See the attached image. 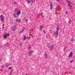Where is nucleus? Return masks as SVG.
Wrapping results in <instances>:
<instances>
[{"instance_id": "0eeeda50", "label": "nucleus", "mask_w": 75, "mask_h": 75, "mask_svg": "<svg viewBox=\"0 0 75 75\" xmlns=\"http://www.w3.org/2000/svg\"><path fill=\"white\" fill-rule=\"evenodd\" d=\"M26 1L28 3H33V1L31 0H27Z\"/></svg>"}, {"instance_id": "cd10ccee", "label": "nucleus", "mask_w": 75, "mask_h": 75, "mask_svg": "<svg viewBox=\"0 0 75 75\" xmlns=\"http://www.w3.org/2000/svg\"><path fill=\"white\" fill-rule=\"evenodd\" d=\"M27 20H28L27 19H25V21H27Z\"/></svg>"}, {"instance_id": "2eb2a0df", "label": "nucleus", "mask_w": 75, "mask_h": 75, "mask_svg": "<svg viewBox=\"0 0 75 75\" xmlns=\"http://www.w3.org/2000/svg\"><path fill=\"white\" fill-rule=\"evenodd\" d=\"M13 16L14 17V18H16V14L15 13H14Z\"/></svg>"}, {"instance_id": "c9c22d12", "label": "nucleus", "mask_w": 75, "mask_h": 75, "mask_svg": "<svg viewBox=\"0 0 75 75\" xmlns=\"http://www.w3.org/2000/svg\"><path fill=\"white\" fill-rule=\"evenodd\" d=\"M11 74H12V73L11 72Z\"/></svg>"}, {"instance_id": "f704fd0d", "label": "nucleus", "mask_w": 75, "mask_h": 75, "mask_svg": "<svg viewBox=\"0 0 75 75\" xmlns=\"http://www.w3.org/2000/svg\"><path fill=\"white\" fill-rule=\"evenodd\" d=\"M3 68H4V66H2Z\"/></svg>"}, {"instance_id": "7ed1b4c3", "label": "nucleus", "mask_w": 75, "mask_h": 75, "mask_svg": "<svg viewBox=\"0 0 75 75\" xmlns=\"http://www.w3.org/2000/svg\"><path fill=\"white\" fill-rule=\"evenodd\" d=\"M67 4H68V6H70V8H69V9H71V7H72L71 6L72 4L70 2V1H69V0H67Z\"/></svg>"}, {"instance_id": "c85d7f7f", "label": "nucleus", "mask_w": 75, "mask_h": 75, "mask_svg": "<svg viewBox=\"0 0 75 75\" xmlns=\"http://www.w3.org/2000/svg\"><path fill=\"white\" fill-rule=\"evenodd\" d=\"M43 32L44 33H46L45 31V30H43Z\"/></svg>"}, {"instance_id": "f03ea898", "label": "nucleus", "mask_w": 75, "mask_h": 75, "mask_svg": "<svg viewBox=\"0 0 75 75\" xmlns=\"http://www.w3.org/2000/svg\"><path fill=\"white\" fill-rule=\"evenodd\" d=\"M10 35L9 33H6L4 35L3 38L4 39H7V37H8Z\"/></svg>"}, {"instance_id": "5701e85b", "label": "nucleus", "mask_w": 75, "mask_h": 75, "mask_svg": "<svg viewBox=\"0 0 75 75\" xmlns=\"http://www.w3.org/2000/svg\"><path fill=\"white\" fill-rule=\"evenodd\" d=\"M42 28V26H40V30H41V28Z\"/></svg>"}, {"instance_id": "4c0bfd02", "label": "nucleus", "mask_w": 75, "mask_h": 75, "mask_svg": "<svg viewBox=\"0 0 75 75\" xmlns=\"http://www.w3.org/2000/svg\"><path fill=\"white\" fill-rule=\"evenodd\" d=\"M11 71H12V70H11Z\"/></svg>"}, {"instance_id": "4468645a", "label": "nucleus", "mask_w": 75, "mask_h": 75, "mask_svg": "<svg viewBox=\"0 0 75 75\" xmlns=\"http://www.w3.org/2000/svg\"><path fill=\"white\" fill-rule=\"evenodd\" d=\"M45 58L47 59V53H45L44 55Z\"/></svg>"}, {"instance_id": "9d476101", "label": "nucleus", "mask_w": 75, "mask_h": 75, "mask_svg": "<svg viewBox=\"0 0 75 75\" xmlns=\"http://www.w3.org/2000/svg\"><path fill=\"white\" fill-rule=\"evenodd\" d=\"M12 29L13 31H15V30H16V27L15 26L13 27H12Z\"/></svg>"}, {"instance_id": "20e7f679", "label": "nucleus", "mask_w": 75, "mask_h": 75, "mask_svg": "<svg viewBox=\"0 0 75 75\" xmlns=\"http://www.w3.org/2000/svg\"><path fill=\"white\" fill-rule=\"evenodd\" d=\"M0 19L1 21L3 22L4 20V17L1 15L0 16Z\"/></svg>"}, {"instance_id": "2f4dec72", "label": "nucleus", "mask_w": 75, "mask_h": 75, "mask_svg": "<svg viewBox=\"0 0 75 75\" xmlns=\"http://www.w3.org/2000/svg\"><path fill=\"white\" fill-rule=\"evenodd\" d=\"M43 14V13H41L40 14H39V15H41V14Z\"/></svg>"}, {"instance_id": "aec40b11", "label": "nucleus", "mask_w": 75, "mask_h": 75, "mask_svg": "<svg viewBox=\"0 0 75 75\" xmlns=\"http://www.w3.org/2000/svg\"><path fill=\"white\" fill-rule=\"evenodd\" d=\"M4 46H6H6H7L8 45L7 43H5L4 44Z\"/></svg>"}, {"instance_id": "6e6552de", "label": "nucleus", "mask_w": 75, "mask_h": 75, "mask_svg": "<svg viewBox=\"0 0 75 75\" xmlns=\"http://www.w3.org/2000/svg\"><path fill=\"white\" fill-rule=\"evenodd\" d=\"M16 21L17 23H20V22L21 21V20L20 19H17L16 20Z\"/></svg>"}, {"instance_id": "72a5a7b5", "label": "nucleus", "mask_w": 75, "mask_h": 75, "mask_svg": "<svg viewBox=\"0 0 75 75\" xmlns=\"http://www.w3.org/2000/svg\"><path fill=\"white\" fill-rule=\"evenodd\" d=\"M25 75H28V74H26Z\"/></svg>"}, {"instance_id": "e433bc0d", "label": "nucleus", "mask_w": 75, "mask_h": 75, "mask_svg": "<svg viewBox=\"0 0 75 75\" xmlns=\"http://www.w3.org/2000/svg\"><path fill=\"white\" fill-rule=\"evenodd\" d=\"M19 44H20V45H21V43Z\"/></svg>"}, {"instance_id": "a878e982", "label": "nucleus", "mask_w": 75, "mask_h": 75, "mask_svg": "<svg viewBox=\"0 0 75 75\" xmlns=\"http://www.w3.org/2000/svg\"><path fill=\"white\" fill-rule=\"evenodd\" d=\"M68 13V11H66L65 12V14H67Z\"/></svg>"}, {"instance_id": "7c9ffc66", "label": "nucleus", "mask_w": 75, "mask_h": 75, "mask_svg": "<svg viewBox=\"0 0 75 75\" xmlns=\"http://www.w3.org/2000/svg\"><path fill=\"white\" fill-rule=\"evenodd\" d=\"M31 48V47H29L28 48V49H30Z\"/></svg>"}, {"instance_id": "a211bd4d", "label": "nucleus", "mask_w": 75, "mask_h": 75, "mask_svg": "<svg viewBox=\"0 0 75 75\" xmlns=\"http://www.w3.org/2000/svg\"><path fill=\"white\" fill-rule=\"evenodd\" d=\"M23 31H24V29H22L21 31L20 32V33H23Z\"/></svg>"}, {"instance_id": "f257e3e1", "label": "nucleus", "mask_w": 75, "mask_h": 75, "mask_svg": "<svg viewBox=\"0 0 75 75\" xmlns=\"http://www.w3.org/2000/svg\"><path fill=\"white\" fill-rule=\"evenodd\" d=\"M57 30H56V33H54V35H57V36L58 35V31L59 30V27H57Z\"/></svg>"}, {"instance_id": "c756f323", "label": "nucleus", "mask_w": 75, "mask_h": 75, "mask_svg": "<svg viewBox=\"0 0 75 75\" xmlns=\"http://www.w3.org/2000/svg\"><path fill=\"white\" fill-rule=\"evenodd\" d=\"M72 41H75V40H74V39H72Z\"/></svg>"}, {"instance_id": "393cba45", "label": "nucleus", "mask_w": 75, "mask_h": 75, "mask_svg": "<svg viewBox=\"0 0 75 75\" xmlns=\"http://www.w3.org/2000/svg\"><path fill=\"white\" fill-rule=\"evenodd\" d=\"M9 65H9V64L7 65H6V67H8V66H9Z\"/></svg>"}, {"instance_id": "bb28decb", "label": "nucleus", "mask_w": 75, "mask_h": 75, "mask_svg": "<svg viewBox=\"0 0 75 75\" xmlns=\"http://www.w3.org/2000/svg\"><path fill=\"white\" fill-rule=\"evenodd\" d=\"M70 63H72V62H73V60H72L70 62Z\"/></svg>"}, {"instance_id": "39448f33", "label": "nucleus", "mask_w": 75, "mask_h": 75, "mask_svg": "<svg viewBox=\"0 0 75 75\" xmlns=\"http://www.w3.org/2000/svg\"><path fill=\"white\" fill-rule=\"evenodd\" d=\"M73 56V52H71L70 54L69 55V58H71V57H72Z\"/></svg>"}, {"instance_id": "473e14b6", "label": "nucleus", "mask_w": 75, "mask_h": 75, "mask_svg": "<svg viewBox=\"0 0 75 75\" xmlns=\"http://www.w3.org/2000/svg\"><path fill=\"white\" fill-rule=\"evenodd\" d=\"M56 1H59V0H56Z\"/></svg>"}, {"instance_id": "9b49d317", "label": "nucleus", "mask_w": 75, "mask_h": 75, "mask_svg": "<svg viewBox=\"0 0 75 75\" xmlns=\"http://www.w3.org/2000/svg\"><path fill=\"white\" fill-rule=\"evenodd\" d=\"M33 51L32 50H29V54L30 55H31V54L33 53Z\"/></svg>"}, {"instance_id": "1a4fd4ad", "label": "nucleus", "mask_w": 75, "mask_h": 75, "mask_svg": "<svg viewBox=\"0 0 75 75\" xmlns=\"http://www.w3.org/2000/svg\"><path fill=\"white\" fill-rule=\"evenodd\" d=\"M20 14V11H19L17 12L16 15L18 16Z\"/></svg>"}, {"instance_id": "ddd939ff", "label": "nucleus", "mask_w": 75, "mask_h": 75, "mask_svg": "<svg viewBox=\"0 0 75 75\" xmlns=\"http://www.w3.org/2000/svg\"><path fill=\"white\" fill-rule=\"evenodd\" d=\"M26 38H26V37L25 36H24L23 41H25V40H26Z\"/></svg>"}, {"instance_id": "f3484780", "label": "nucleus", "mask_w": 75, "mask_h": 75, "mask_svg": "<svg viewBox=\"0 0 75 75\" xmlns=\"http://www.w3.org/2000/svg\"><path fill=\"white\" fill-rule=\"evenodd\" d=\"M11 69H12V67H9L8 68V69L9 70H11Z\"/></svg>"}, {"instance_id": "b1692460", "label": "nucleus", "mask_w": 75, "mask_h": 75, "mask_svg": "<svg viewBox=\"0 0 75 75\" xmlns=\"http://www.w3.org/2000/svg\"><path fill=\"white\" fill-rule=\"evenodd\" d=\"M16 3H17V2L16 1H14V3H13V4H16Z\"/></svg>"}, {"instance_id": "4be33fe9", "label": "nucleus", "mask_w": 75, "mask_h": 75, "mask_svg": "<svg viewBox=\"0 0 75 75\" xmlns=\"http://www.w3.org/2000/svg\"><path fill=\"white\" fill-rule=\"evenodd\" d=\"M15 11H18V8H16L15 9Z\"/></svg>"}, {"instance_id": "f8f14e48", "label": "nucleus", "mask_w": 75, "mask_h": 75, "mask_svg": "<svg viewBox=\"0 0 75 75\" xmlns=\"http://www.w3.org/2000/svg\"><path fill=\"white\" fill-rule=\"evenodd\" d=\"M52 4H53L52 3L50 4V10H52Z\"/></svg>"}, {"instance_id": "412c9836", "label": "nucleus", "mask_w": 75, "mask_h": 75, "mask_svg": "<svg viewBox=\"0 0 75 75\" xmlns=\"http://www.w3.org/2000/svg\"><path fill=\"white\" fill-rule=\"evenodd\" d=\"M67 48V47L65 46L64 47V51H65L66 50V49Z\"/></svg>"}, {"instance_id": "423d86ee", "label": "nucleus", "mask_w": 75, "mask_h": 75, "mask_svg": "<svg viewBox=\"0 0 75 75\" xmlns=\"http://www.w3.org/2000/svg\"><path fill=\"white\" fill-rule=\"evenodd\" d=\"M54 45L53 44L51 45L50 46H49V48H50V50H52L54 48Z\"/></svg>"}, {"instance_id": "dca6fc26", "label": "nucleus", "mask_w": 75, "mask_h": 75, "mask_svg": "<svg viewBox=\"0 0 75 75\" xmlns=\"http://www.w3.org/2000/svg\"><path fill=\"white\" fill-rule=\"evenodd\" d=\"M4 27H2V28H1V31H3V29H4Z\"/></svg>"}, {"instance_id": "6ab92c4d", "label": "nucleus", "mask_w": 75, "mask_h": 75, "mask_svg": "<svg viewBox=\"0 0 75 75\" xmlns=\"http://www.w3.org/2000/svg\"><path fill=\"white\" fill-rule=\"evenodd\" d=\"M71 20H69V24H71Z\"/></svg>"}]
</instances>
